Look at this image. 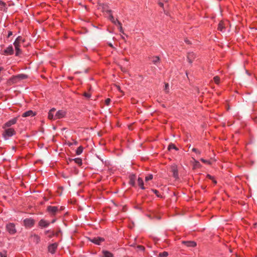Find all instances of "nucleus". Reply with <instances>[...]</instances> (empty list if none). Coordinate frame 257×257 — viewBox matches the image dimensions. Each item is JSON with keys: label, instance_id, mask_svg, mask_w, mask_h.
<instances>
[{"label": "nucleus", "instance_id": "obj_14", "mask_svg": "<svg viewBox=\"0 0 257 257\" xmlns=\"http://www.w3.org/2000/svg\"><path fill=\"white\" fill-rule=\"evenodd\" d=\"M49 225V222L44 220L41 219L39 222V225L41 227H45Z\"/></svg>", "mask_w": 257, "mask_h": 257}, {"label": "nucleus", "instance_id": "obj_19", "mask_svg": "<svg viewBox=\"0 0 257 257\" xmlns=\"http://www.w3.org/2000/svg\"><path fill=\"white\" fill-rule=\"evenodd\" d=\"M138 183L139 186L142 189H145V187L144 186V182L143 179L141 178H139L138 179Z\"/></svg>", "mask_w": 257, "mask_h": 257}, {"label": "nucleus", "instance_id": "obj_1", "mask_svg": "<svg viewBox=\"0 0 257 257\" xmlns=\"http://www.w3.org/2000/svg\"><path fill=\"white\" fill-rule=\"evenodd\" d=\"M16 132L14 129L12 128H5V131L3 134V135L5 139L7 140L8 138L11 137L13 135H15Z\"/></svg>", "mask_w": 257, "mask_h": 257}, {"label": "nucleus", "instance_id": "obj_15", "mask_svg": "<svg viewBox=\"0 0 257 257\" xmlns=\"http://www.w3.org/2000/svg\"><path fill=\"white\" fill-rule=\"evenodd\" d=\"M48 210L52 214H55L58 211V207L56 206H49L48 207Z\"/></svg>", "mask_w": 257, "mask_h": 257}, {"label": "nucleus", "instance_id": "obj_26", "mask_svg": "<svg viewBox=\"0 0 257 257\" xmlns=\"http://www.w3.org/2000/svg\"><path fill=\"white\" fill-rule=\"evenodd\" d=\"M21 42H23V40L21 37H18L17 38V39L15 40L14 44H16L17 43V44L19 45V44Z\"/></svg>", "mask_w": 257, "mask_h": 257}, {"label": "nucleus", "instance_id": "obj_54", "mask_svg": "<svg viewBox=\"0 0 257 257\" xmlns=\"http://www.w3.org/2000/svg\"><path fill=\"white\" fill-rule=\"evenodd\" d=\"M3 70V68L0 67V72Z\"/></svg>", "mask_w": 257, "mask_h": 257}, {"label": "nucleus", "instance_id": "obj_3", "mask_svg": "<svg viewBox=\"0 0 257 257\" xmlns=\"http://www.w3.org/2000/svg\"><path fill=\"white\" fill-rule=\"evenodd\" d=\"M90 241L96 244L99 245L101 242L104 241V239L101 237H96L91 239Z\"/></svg>", "mask_w": 257, "mask_h": 257}, {"label": "nucleus", "instance_id": "obj_38", "mask_svg": "<svg viewBox=\"0 0 257 257\" xmlns=\"http://www.w3.org/2000/svg\"><path fill=\"white\" fill-rule=\"evenodd\" d=\"M152 191L158 196L159 197V191L155 189H152Z\"/></svg>", "mask_w": 257, "mask_h": 257}, {"label": "nucleus", "instance_id": "obj_41", "mask_svg": "<svg viewBox=\"0 0 257 257\" xmlns=\"http://www.w3.org/2000/svg\"><path fill=\"white\" fill-rule=\"evenodd\" d=\"M202 162L204 163H207V164H210L209 162L206 160H204V159H201L200 160Z\"/></svg>", "mask_w": 257, "mask_h": 257}, {"label": "nucleus", "instance_id": "obj_20", "mask_svg": "<svg viewBox=\"0 0 257 257\" xmlns=\"http://www.w3.org/2000/svg\"><path fill=\"white\" fill-rule=\"evenodd\" d=\"M6 3L3 1H0V10L1 11H6L7 8L6 7Z\"/></svg>", "mask_w": 257, "mask_h": 257}, {"label": "nucleus", "instance_id": "obj_48", "mask_svg": "<svg viewBox=\"0 0 257 257\" xmlns=\"http://www.w3.org/2000/svg\"><path fill=\"white\" fill-rule=\"evenodd\" d=\"M185 42H186V43H187L188 44H191L189 40H185Z\"/></svg>", "mask_w": 257, "mask_h": 257}, {"label": "nucleus", "instance_id": "obj_35", "mask_svg": "<svg viewBox=\"0 0 257 257\" xmlns=\"http://www.w3.org/2000/svg\"><path fill=\"white\" fill-rule=\"evenodd\" d=\"M164 90L166 92H169V84H168V83H165Z\"/></svg>", "mask_w": 257, "mask_h": 257}, {"label": "nucleus", "instance_id": "obj_5", "mask_svg": "<svg viewBox=\"0 0 257 257\" xmlns=\"http://www.w3.org/2000/svg\"><path fill=\"white\" fill-rule=\"evenodd\" d=\"M196 57V55L193 52H189L187 55V60L188 62L191 64Z\"/></svg>", "mask_w": 257, "mask_h": 257}, {"label": "nucleus", "instance_id": "obj_49", "mask_svg": "<svg viewBox=\"0 0 257 257\" xmlns=\"http://www.w3.org/2000/svg\"><path fill=\"white\" fill-rule=\"evenodd\" d=\"M49 232H50V230H47L45 232V234H47L48 233H49Z\"/></svg>", "mask_w": 257, "mask_h": 257}, {"label": "nucleus", "instance_id": "obj_17", "mask_svg": "<svg viewBox=\"0 0 257 257\" xmlns=\"http://www.w3.org/2000/svg\"><path fill=\"white\" fill-rule=\"evenodd\" d=\"M225 29V24L223 22L221 21L218 26V30L221 32H224Z\"/></svg>", "mask_w": 257, "mask_h": 257}, {"label": "nucleus", "instance_id": "obj_51", "mask_svg": "<svg viewBox=\"0 0 257 257\" xmlns=\"http://www.w3.org/2000/svg\"><path fill=\"white\" fill-rule=\"evenodd\" d=\"M212 180H213V181L214 183H215V184H216V183H217L216 181L214 180L213 179Z\"/></svg>", "mask_w": 257, "mask_h": 257}, {"label": "nucleus", "instance_id": "obj_11", "mask_svg": "<svg viewBox=\"0 0 257 257\" xmlns=\"http://www.w3.org/2000/svg\"><path fill=\"white\" fill-rule=\"evenodd\" d=\"M56 109L54 108L51 109L48 113V118L50 119H56L55 118L54 112Z\"/></svg>", "mask_w": 257, "mask_h": 257}, {"label": "nucleus", "instance_id": "obj_44", "mask_svg": "<svg viewBox=\"0 0 257 257\" xmlns=\"http://www.w3.org/2000/svg\"><path fill=\"white\" fill-rule=\"evenodd\" d=\"M207 177H208L209 179H210L211 180H213V177L209 175H207Z\"/></svg>", "mask_w": 257, "mask_h": 257}, {"label": "nucleus", "instance_id": "obj_2", "mask_svg": "<svg viewBox=\"0 0 257 257\" xmlns=\"http://www.w3.org/2000/svg\"><path fill=\"white\" fill-rule=\"evenodd\" d=\"M7 231L12 234H15L16 232L15 225L13 223H9L6 226Z\"/></svg>", "mask_w": 257, "mask_h": 257}, {"label": "nucleus", "instance_id": "obj_22", "mask_svg": "<svg viewBox=\"0 0 257 257\" xmlns=\"http://www.w3.org/2000/svg\"><path fill=\"white\" fill-rule=\"evenodd\" d=\"M103 253L104 257H112L113 256V254L111 252H110L108 251H106V250L103 251Z\"/></svg>", "mask_w": 257, "mask_h": 257}, {"label": "nucleus", "instance_id": "obj_36", "mask_svg": "<svg viewBox=\"0 0 257 257\" xmlns=\"http://www.w3.org/2000/svg\"><path fill=\"white\" fill-rule=\"evenodd\" d=\"M137 248H138L139 250H142V251H144V250H145V249L144 246H142V245H138V246H137Z\"/></svg>", "mask_w": 257, "mask_h": 257}, {"label": "nucleus", "instance_id": "obj_40", "mask_svg": "<svg viewBox=\"0 0 257 257\" xmlns=\"http://www.w3.org/2000/svg\"><path fill=\"white\" fill-rule=\"evenodd\" d=\"M84 96L87 98H89L90 97V94L88 93L85 92L84 93Z\"/></svg>", "mask_w": 257, "mask_h": 257}, {"label": "nucleus", "instance_id": "obj_8", "mask_svg": "<svg viewBox=\"0 0 257 257\" xmlns=\"http://www.w3.org/2000/svg\"><path fill=\"white\" fill-rule=\"evenodd\" d=\"M171 170L173 173V176L175 178H178V172L177 166L176 165H173L171 167Z\"/></svg>", "mask_w": 257, "mask_h": 257}, {"label": "nucleus", "instance_id": "obj_9", "mask_svg": "<svg viewBox=\"0 0 257 257\" xmlns=\"http://www.w3.org/2000/svg\"><path fill=\"white\" fill-rule=\"evenodd\" d=\"M24 224L27 227H31L34 225L33 220L31 219H26L24 220Z\"/></svg>", "mask_w": 257, "mask_h": 257}, {"label": "nucleus", "instance_id": "obj_30", "mask_svg": "<svg viewBox=\"0 0 257 257\" xmlns=\"http://www.w3.org/2000/svg\"><path fill=\"white\" fill-rule=\"evenodd\" d=\"M172 149H174L176 150H178V149L176 148V147L173 144H171L169 145L168 149L169 150H170Z\"/></svg>", "mask_w": 257, "mask_h": 257}, {"label": "nucleus", "instance_id": "obj_16", "mask_svg": "<svg viewBox=\"0 0 257 257\" xmlns=\"http://www.w3.org/2000/svg\"><path fill=\"white\" fill-rule=\"evenodd\" d=\"M31 239L32 241L36 242V243H38L40 240L39 236L36 234L32 235L31 236Z\"/></svg>", "mask_w": 257, "mask_h": 257}, {"label": "nucleus", "instance_id": "obj_7", "mask_svg": "<svg viewBox=\"0 0 257 257\" xmlns=\"http://www.w3.org/2000/svg\"><path fill=\"white\" fill-rule=\"evenodd\" d=\"M57 248V244L56 243H54L50 244L48 246V250L51 253H54L55 252L56 248Z\"/></svg>", "mask_w": 257, "mask_h": 257}, {"label": "nucleus", "instance_id": "obj_29", "mask_svg": "<svg viewBox=\"0 0 257 257\" xmlns=\"http://www.w3.org/2000/svg\"><path fill=\"white\" fill-rule=\"evenodd\" d=\"M102 9H103V11L104 12H106V13H107L108 14H110L111 12V10L107 9V6H103L102 7Z\"/></svg>", "mask_w": 257, "mask_h": 257}, {"label": "nucleus", "instance_id": "obj_37", "mask_svg": "<svg viewBox=\"0 0 257 257\" xmlns=\"http://www.w3.org/2000/svg\"><path fill=\"white\" fill-rule=\"evenodd\" d=\"M192 151L197 154H200V152L196 148H193Z\"/></svg>", "mask_w": 257, "mask_h": 257}, {"label": "nucleus", "instance_id": "obj_4", "mask_svg": "<svg viewBox=\"0 0 257 257\" xmlns=\"http://www.w3.org/2000/svg\"><path fill=\"white\" fill-rule=\"evenodd\" d=\"M66 112L63 110H58L55 115V118L60 119L65 117Z\"/></svg>", "mask_w": 257, "mask_h": 257}, {"label": "nucleus", "instance_id": "obj_24", "mask_svg": "<svg viewBox=\"0 0 257 257\" xmlns=\"http://www.w3.org/2000/svg\"><path fill=\"white\" fill-rule=\"evenodd\" d=\"M27 77V75L25 74H20L15 77V78H18L20 79H24Z\"/></svg>", "mask_w": 257, "mask_h": 257}, {"label": "nucleus", "instance_id": "obj_43", "mask_svg": "<svg viewBox=\"0 0 257 257\" xmlns=\"http://www.w3.org/2000/svg\"><path fill=\"white\" fill-rule=\"evenodd\" d=\"M195 165H196V166H199V162H198V161H195Z\"/></svg>", "mask_w": 257, "mask_h": 257}, {"label": "nucleus", "instance_id": "obj_46", "mask_svg": "<svg viewBox=\"0 0 257 257\" xmlns=\"http://www.w3.org/2000/svg\"><path fill=\"white\" fill-rule=\"evenodd\" d=\"M78 144L77 142L76 141H74L73 144L75 145H77Z\"/></svg>", "mask_w": 257, "mask_h": 257}, {"label": "nucleus", "instance_id": "obj_23", "mask_svg": "<svg viewBox=\"0 0 257 257\" xmlns=\"http://www.w3.org/2000/svg\"><path fill=\"white\" fill-rule=\"evenodd\" d=\"M109 14V20L112 22V23H113L115 25H116L117 24V21H118L117 20H115L114 17H113V16L111 15V14Z\"/></svg>", "mask_w": 257, "mask_h": 257}, {"label": "nucleus", "instance_id": "obj_13", "mask_svg": "<svg viewBox=\"0 0 257 257\" xmlns=\"http://www.w3.org/2000/svg\"><path fill=\"white\" fill-rule=\"evenodd\" d=\"M34 115H35V113L32 110H28L22 114V116L24 117L28 116H33Z\"/></svg>", "mask_w": 257, "mask_h": 257}, {"label": "nucleus", "instance_id": "obj_25", "mask_svg": "<svg viewBox=\"0 0 257 257\" xmlns=\"http://www.w3.org/2000/svg\"><path fill=\"white\" fill-rule=\"evenodd\" d=\"M83 150V148L82 146H80L79 147H78L76 150L77 155H80L82 153Z\"/></svg>", "mask_w": 257, "mask_h": 257}, {"label": "nucleus", "instance_id": "obj_42", "mask_svg": "<svg viewBox=\"0 0 257 257\" xmlns=\"http://www.w3.org/2000/svg\"><path fill=\"white\" fill-rule=\"evenodd\" d=\"M105 103L107 105H108L110 102V99L109 98H107L105 100Z\"/></svg>", "mask_w": 257, "mask_h": 257}, {"label": "nucleus", "instance_id": "obj_52", "mask_svg": "<svg viewBox=\"0 0 257 257\" xmlns=\"http://www.w3.org/2000/svg\"><path fill=\"white\" fill-rule=\"evenodd\" d=\"M53 235H54V233H52V234L51 235H50V236H49V237H52V236H53Z\"/></svg>", "mask_w": 257, "mask_h": 257}, {"label": "nucleus", "instance_id": "obj_21", "mask_svg": "<svg viewBox=\"0 0 257 257\" xmlns=\"http://www.w3.org/2000/svg\"><path fill=\"white\" fill-rule=\"evenodd\" d=\"M152 61L154 64L158 65V63L160 62V58L158 56L154 57L152 58Z\"/></svg>", "mask_w": 257, "mask_h": 257}, {"label": "nucleus", "instance_id": "obj_50", "mask_svg": "<svg viewBox=\"0 0 257 257\" xmlns=\"http://www.w3.org/2000/svg\"><path fill=\"white\" fill-rule=\"evenodd\" d=\"M108 45H109V46L110 47H113V45H112V44L111 43H109Z\"/></svg>", "mask_w": 257, "mask_h": 257}, {"label": "nucleus", "instance_id": "obj_28", "mask_svg": "<svg viewBox=\"0 0 257 257\" xmlns=\"http://www.w3.org/2000/svg\"><path fill=\"white\" fill-rule=\"evenodd\" d=\"M73 161H74L75 162L79 165H81L82 164V160L80 158H76L73 159Z\"/></svg>", "mask_w": 257, "mask_h": 257}, {"label": "nucleus", "instance_id": "obj_34", "mask_svg": "<svg viewBox=\"0 0 257 257\" xmlns=\"http://www.w3.org/2000/svg\"><path fill=\"white\" fill-rule=\"evenodd\" d=\"M214 81L216 84H218L219 82L220 78L218 76H216L213 78Z\"/></svg>", "mask_w": 257, "mask_h": 257}, {"label": "nucleus", "instance_id": "obj_6", "mask_svg": "<svg viewBox=\"0 0 257 257\" xmlns=\"http://www.w3.org/2000/svg\"><path fill=\"white\" fill-rule=\"evenodd\" d=\"M17 118L15 117V118L8 121L4 124V125L3 126V128H6L7 127H10L12 125L15 124L17 122Z\"/></svg>", "mask_w": 257, "mask_h": 257}, {"label": "nucleus", "instance_id": "obj_12", "mask_svg": "<svg viewBox=\"0 0 257 257\" xmlns=\"http://www.w3.org/2000/svg\"><path fill=\"white\" fill-rule=\"evenodd\" d=\"M13 48L12 46H9L4 51V53L6 55H11L13 53Z\"/></svg>", "mask_w": 257, "mask_h": 257}, {"label": "nucleus", "instance_id": "obj_45", "mask_svg": "<svg viewBox=\"0 0 257 257\" xmlns=\"http://www.w3.org/2000/svg\"><path fill=\"white\" fill-rule=\"evenodd\" d=\"M12 35V32H9V33L8 34V37H10Z\"/></svg>", "mask_w": 257, "mask_h": 257}, {"label": "nucleus", "instance_id": "obj_55", "mask_svg": "<svg viewBox=\"0 0 257 257\" xmlns=\"http://www.w3.org/2000/svg\"><path fill=\"white\" fill-rule=\"evenodd\" d=\"M54 222H55V220H53L52 221V223H54Z\"/></svg>", "mask_w": 257, "mask_h": 257}, {"label": "nucleus", "instance_id": "obj_53", "mask_svg": "<svg viewBox=\"0 0 257 257\" xmlns=\"http://www.w3.org/2000/svg\"><path fill=\"white\" fill-rule=\"evenodd\" d=\"M73 145V143H69V146H71V145Z\"/></svg>", "mask_w": 257, "mask_h": 257}, {"label": "nucleus", "instance_id": "obj_10", "mask_svg": "<svg viewBox=\"0 0 257 257\" xmlns=\"http://www.w3.org/2000/svg\"><path fill=\"white\" fill-rule=\"evenodd\" d=\"M182 243L188 247H195L196 246V243L193 241H183Z\"/></svg>", "mask_w": 257, "mask_h": 257}, {"label": "nucleus", "instance_id": "obj_33", "mask_svg": "<svg viewBox=\"0 0 257 257\" xmlns=\"http://www.w3.org/2000/svg\"><path fill=\"white\" fill-rule=\"evenodd\" d=\"M168 255V253L166 251H164L162 253H160L159 256L160 257H166Z\"/></svg>", "mask_w": 257, "mask_h": 257}, {"label": "nucleus", "instance_id": "obj_27", "mask_svg": "<svg viewBox=\"0 0 257 257\" xmlns=\"http://www.w3.org/2000/svg\"><path fill=\"white\" fill-rule=\"evenodd\" d=\"M116 25H117L119 26V31L123 34L124 33H123V29H122V27L121 26V24L120 23V22L119 21H117Z\"/></svg>", "mask_w": 257, "mask_h": 257}, {"label": "nucleus", "instance_id": "obj_18", "mask_svg": "<svg viewBox=\"0 0 257 257\" xmlns=\"http://www.w3.org/2000/svg\"><path fill=\"white\" fill-rule=\"evenodd\" d=\"M14 46L15 47V49L16 51V55L19 56L21 53V50L19 48L20 46H19V45L17 44V43L16 44H14Z\"/></svg>", "mask_w": 257, "mask_h": 257}, {"label": "nucleus", "instance_id": "obj_32", "mask_svg": "<svg viewBox=\"0 0 257 257\" xmlns=\"http://www.w3.org/2000/svg\"><path fill=\"white\" fill-rule=\"evenodd\" d=\"M153 176L152 174H149L148 176H146L145 177V181H148L149 180H151L153 179Z\"/></svg>", "mask_w": 257, "mask_h": 257}, {"label": "nucleus", "instance_id": "obj_47", "mask_svg": "<svg viewBox=\"0 0 257 257\" xmlns=\"http://www.w3.org/2000/svg\"><path fill=\"white\" fill-rule=\"evenodd\" d=\"M159 4L160 6V7H163L164 5H163V4L162 3H159Z\"/></svg>", "mask_w": 257, "mask_h": 257}, {"label": "nucleus", "instance_id": "obj_39", "mask_svg": "<svg viewBox=\"0 0 257 257\" xmlns=\"http://www.w3.org/2000/svg\"><path fill=\"white\" fill-rule=\"evenodd\" d=\"M0 256L1 257H7L6 252L4 251L0 252Z\"/></svg>", "mask_w": 257, "mask_h": 257}, {"label": "nucleus", "instance_id": "obj_31", "mask_svg": "<svg viewBox=\"0 0 257 257\" xmlns=\"http://www.w3.org/2000/svg\"><path fill=\"white\" fill-rule=\"evenodd\" d=\"M130 183L133 186L135 185V176H134L131 177V178L130 179Z\"/></svg>", "mask_w": 257, "mask_h": 257}]
</instances>
